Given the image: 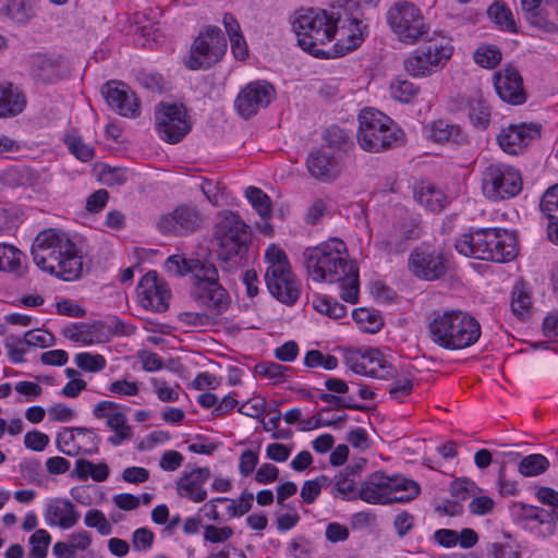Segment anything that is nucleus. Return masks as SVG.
Masks as SVG:
<instances>
[{
	"label": "nucleus",
	"mask_w": 558,
	"mask_h": 558,
	"mask_svg": "<svg viewBox=\"0 0 558 558\" xmlns=\"http://www.w3.org/2000/svg\"><path fill=\"white\" fill-rule=\"evenodd\" d=\"M7 9L9 17L17 23H25L32 13L29 0H10Z\"/></svg>",
	"instance_id": "nucleus-62"
},
{
	"label": "nucleus",
	"mask_w": 558,
	"mask_h": 558,
	"mask_svg": "<svg viewBox=\"0 0 558 558\" xmlns=\"http://www.w3.org/2000/svg\"><path fill=\"white\" fill-rule=\"evenodd\" d=\"M422 43L403 61L404 71L412 77H428L439 72L454 51L450 39L436 33Z\"/></svg>",
	"instance_id": "nucleus-7"
},
{
	"label": "nucleus",
	"mask_w": 558,
	"mask_h": 558,
	"mask_svg": "<svg viewBox=\"0 0 558 558\" xmlns=\"http://www.w3.org/2000/svg\"><path fill=\"white\" fill-rule=\"evenodd\" d=\"M26 106L23 92L11 82L0 83V118L15 117Z\"/></svg>",
	"instance_id": "nucleus-32"
},
{
	"label": "nucleus",
	"mask_w": 558,
	"mask_h": 558,
	"mask_svg": "<svg viewBox=\"0 0 558 558\" xmlns=\"http://www.w3.org/2000/svg\"><path fill=\"white\" fill-rule=\"evenodd\" d=\"M549 0H521V8L525 20L533 27H537L546 33H557L558 25L554 19L549 17Z\"/></svg>",
	"instance_id": "nucleus-30"
},
{
	"label": "nucleus",
	"mask_w": 558,
	"mask_h": 558,
	"mask_svg": "<svg viewBox=\"0 0 558 558\" xmlns=\"http://www.w3.org/2000/svg\"><path fill=\"white\" fill-rule=\"evenodd\" d=\"M76 436H88L92 439L94 448L84 449V453L93 454L98 451V436L85 427L63 428L57 436L58 450L69 457L77 456L81 452V445L76 444Z\"/></svg>",
	"instance_id": "nucleus-28"
},
{
	"label": "nucleus",
	"mask_w": 558,
	"mask_h": 558,
	"mask_svg": "<svg viewBox=\"0 0 558 558\" xmlns=\"http://www.w3.org/2000/svg\"><path fill=\"white\" fill-rule=\"evenodd\" d=\"M26 255L14 245L0 243V271L21 278L27 272Z\"/></svg>",
	"instance_id": "nucleus-34"
},
{
	"label": "nucleus",
	"mask_w": 558,
	"mask_h": 558,
	"mask_svg": "<svg viewBox=\"0 0 558 558\" xmlns=\"http://www.w3.org/2000/svg\"><path fill=\"white\" fill-rule=\"evenodd\" d=\"M538 507L524 502H513L510 507V514L514 523L525 529V522H529L535 514Z\"/></svg>",
	"instance_id": "nucleus-63"
},
{
	"label": "nucleus",
	"mask_w": 558,
	"mask_h": 558,
	"mask_svg": "<svg viewBox=\"0 0 558 558\" xmlns=\"http://www.w3.org/2000/svg\"><path fill=\"white\" fill-rule=\"evenodd\" d=\"M214 234L219 258L230 267H238L248 251L251 234L247 226L238 214L228 211L220 217Z\"/></svg>",
	"instance_id": "nucleus-8"
},
{
	"label": "nucleus",
	"mask_w": 558,
	"mask_h": 558,
	"mask_svg": "<svg viewBox=\"0 0 558 558\" xmlns=\"http://www.w3.org/2000/svg\"><path fill=\"white\" fill-rule=\"evenodd\" d=\"M429 138L438 144L454 143L461 144L465 141L462 129L445 120H437L429 124Z\"/></svg>",
	"instance_id": "nucleus-36"
},
{
	"label": "nucleus",
	"mask_w": 558,
	"mask_h": 558,
	"mask_svg": "<svg viewBox=\"0 0 558 558\" xmlns=\"http://www.w3.org/2000/svg\"><path fill=\"white\" fill-rule=\"evenodd\" d=\"M556 522L558 521L549 510L538 507L531 520L525 522V530L546 538L555 534Z\"/></svg>",
	"instance_id": "nucleus-39"
},
{
	"label": "nucleus",
	"mask_w": 558,
	"mask_h": 558,
	"mask_svg": "<svg viewBox=\"0 0 558 558\" xmlns=\"http://www.w3.org/2000/svg\"><path fill=\"white\" fill-rule=\"evenodd\" d=\"M323 138L326 143V146L324 147L330 151L331 149L347 151L354 145L352 134L338 125L327 128L324 132Z\"/></svg>",
	"instance_id": "nucleus-41"
},
{
	"label": "nucleus",
	"mask_w": 558,
	"mask_h": 558,
	"mask_svg": "<svg viewBox=\"0 0 558 558\" xmlns=\"http://www.w3.org/2000/svg\"><path fill=\"white\" fill-rule=\"evenodd\" d=\"M289 366H284L275 362H262L255 366V373L262 377L272 380L274 384L287 381V372Z\"/></svg>",
	"instance_id": "nucleus-49"
},
{
	"label": "nucleus",
	"mask_w": 558,
	"mask_h": 558,
	"mask_svg": "<svg viewBox=\"0 0 558 558\" xmlns=\"http://www.w3.org/2000/svg\"><path fill=\"white\" fill-rule=\"evenodd\" d=\"M245 196L259 215V217L267 221L270 218L271 201L270 197L259 187L250 186L245 191Z\"/></svg>",
	"instance_id": "nucleus-43"
},
{
	"label": "nucleus",
	"mask_w": 558,
	"mask_h": 558,
	"mask_svg": "<svg viewBox=\"0 0 558 558\" xmlns=\"http://www.w3.org/2000/svg\"><path fill=\"white\" fill-rule=\"evenodd\" d=\"M63 65L46 54H38L33 62V75L45 84L58 82L63 76Z\"/></svg>",
	"instance_id": "nucleus-35"
},
{
	"label": "nucleus",
	"mask_w": 558,
	"mask_h": 558,
	"mask_svg": "<svg viewBox=\"0 0 558 558\" xmlns=\"http://www.w3.org/2000/svg\"><path fill=\"white\" fill-rule=\"evenodd\" d=\"M159 137L169 144L181 142L191 131L186 108L178 104H160L155 112Z\"/></svg>",
	"instance_id": "nucleus-14"
},
{
	"label": "nucleus",
	"mask_w": 558,
	"mask_h": 558,
	"mask_svg": "<svg viewBox=\"0 0 558 558\" xmlns=\"http://www.w3.org/2000/svg\"><path fill=\"white\" fill-rule=\"evenodd\" d=\"M323 402L331 404L335 409H349L357 411H366L368 408L355 402L353 396H338L332 392H322L318 396Z\"/></svg>",
	"instance_id": "nucleus-54"
},
{
	"label": "nucleus",
	"mask_w": 558,
	"mask_h": 558,
	"mask_svg": "<svg viewBox=\"0 0 558 558\" xmlns=\"http://www.w3.org/2000/svg\"><path fill=\"white\" fill-rule=\"evenodd\" d=\"M165 269L174 277H181L190 272L196 280L195 284L219 282L217 268L206 260L187 259L181 255H171L165 263Z\"/></svg>",
	"instance_id": "nucleus-17"
},
{
	"label": "nucleus",
	"mask_w": 558,
	"mask_h": 558,
	"mask_svg": "<svg viewBox=\"0 0 558 558\" xmlns=\"http://www.w3.org/2000/svg\"><path fill=\"white\" fill-rule=\"evenodd\" d=\"M495 241L489 242L488 252L494 255L488 258L495 263H508L517 256V239L513 232L507 229L495 228Z\"/></svg>",
	"instance_id": "nucleus-31"
},
{
	"label": "nucleus",
	"mask_w": 558,
	"mask_h": 558,
	"mask_svg": "<svg viewBox=\"0 0 558 558\" xmlns=\"http://www.w3.org/2000/svg\"><path fill=\"white\" fill-rule=\"evenodd\" d=\"M51 536L46 530H37L29 537L31 549L28 558H46Z\"/></svg>",
	"instance_id": "nucleus-52"
},
{
	"label": "nucleus",
	"mask_w": 558,
	"mask_h": 558,
	"mask_svg": "<svg viewBox=\"0 0 558 558\" xmlns=\"http://www.w3.org/2000/svg\"><path fill=\"white\" fill-rule=\"evenodd\" d=\"M488 16L501 28L517 33L511 10L501 1H495L487 10Z\"/></svg>",
	"instance_id": "nucleus-44"
},
{
	"label": "nucleus",
	"mask_w": 558,
	"mask_h": 558,
	"mask_svg": "<svg viewBox=\"0 0 558 558\" xmlns=\"http://www.w3.org/2000/svg\"><path fill=\"white\" fill-rule=\"evenodd\" d=\"M423 227L414 219L405 220L393 226L375 242V247L387 255H400L404 253L410 243L422 236Z\"/></svg>",
	"instance_id": "nucleus-16"
},
{
	"label": "nucleus",
	"mask_w": 558,
	"mask_h": 558,
	"mask_svg": "<svg viewBox=\"0 0 558 558\" xmlns=\"http://www.w3.org/2000/svg\"><path fill=\"white\" fill-rule=\"evenodd\" d=\"M308 277L316 282L341 283V299L355 304L359 300V270L349 260L345 243L332 238L302 254Z\"/></svg>",
	"instance_id": "nucleus-2"
},
{
	"label": "nucleus",
	"mask_w": 558,
	"mask_h": 558,
	"mask_svg": "<svg viewBox=\"0 0 558 558\" xmlns=\"http://www.w3.org/2000/svg\"><path fill=\"white\" fill-rule=\"evenodd\" d=\"M64 142L70 153L73 154L78 160L87 162L94 158V148L87 145L81 136L68 135Z\"/></svg>",
	"instance_id": "nucleus-55"
},
{
	"label": "nucleus",
	"mask_w": 558,
	"mask_h": 558,
	"mask_svg": "<svg viewBox=\"0 0 558 558\" xmlns=\"http://www.w3.org/2000/svg\"><path fill=\"white\" fill-rule=\"evenodd\" d=\"M137 294L141 305L157 313H163L169 307L170 291L158 280L156 271H148L142 277Z\"/></svg>",
	"instance_id": "nucleus-20"
},
{
	"label": "nucleus",
	"mask_w": 558,
	"mask_h": 558,
	"mask_svg": "<svg viewBox=\"0 0 558 558\" xmlns=\"http://www.w3.org/2000/svg\"><path fill=\"white\" fill-rule=\"evenodd\" d=\"M209 477L210 470L206 466L196 468L185 473L177 482L178 495L195 504L204 501L207 498V492L204 485Z\"/></svg>",
	"instance_id": "nucleus-26"
},
{
	"label": "nucleus",
	"mask_w": 558,
	"mask_h": 558,
	"mask_svg": "<svg viewBox=\"0 0 558 558\" xmlns=\"http://www.w3.org/2000/svg\"><path fill=\"white\" fill-rule=\"evenodd\" d=\"M332 151L325 147L314 149L306 159L310 174L323 182L333 181L339 175V168Z\"/></svg>",
	"instance_id": "nucleus-27"
},
{
	"label": "nucleus",
	"mask_w": 558,
	"mask_h": 558,
	"mask_svg": "<svg viewBox=\"0 0 558 558\" xmlns=\"http://www.w3.org/2000/svg\"><path fill=\"white\" fill-rule=\"evenodd\" d=\"M481 333L476 318L460 310L435 311L427 320V338L444 350L470 348L478 341Z\"/></svg>",
	"instance_id": "nucleus-4"
},
{
	"label": "nucleus",
	"mask_w": 558,
	"mask_h": 558,
	"mask_svg": "<svg viewBox=\"0 0 558 558\" xmlns=\"http://www.w3.org/2000/svg\"><path fill=\"white\" fill-rule=\"evenodd\" d=\"M496 230L495 228H482L476 230V236L470 238L471 241H475L477 246L475 248V258L482 260H488L494 255L488 252L489 242L495 241Z\"/></svg>",
	"instance_id": "nucleus-50"
},
{
	"label": "nucleus",
	"mask_w": 558,
	"mask_h": 558,
	"mask_svg": "<svg viewBox=\"0 0 558 558\" xmlns=\"http://www.w3.org/2000/svg\"><path fill=\"white\" fill-rule=\"evenodd\" d=\"M23 340L27 347L49 348L54 345V336L41 329L28 330L24 333Z\"/></svg>",
	"instance_id": "nucleus-60"
},
{
	"label": "nucleus",
	"mask_w": 558,
	"mask_h": 558,
	"mask_svg": "<svg viewBox=\"0 0 558 558\" xmlns=\"http://www.w3.org/2000/svg\"><path fill=\"white\" fill-rule=\"evenodd\" d=\"M275 87L267 81H254L246 84L234 100V108L243 119H251L275 100Z\"/></svg>",
	"instance_id": "nucleus-15"
},
{
	"label": "nucleus",
	"mask_w": 558,
	"mask_h": 558,
	"mask_svg": "<svg viewBox=\"0 0 558 558\" xmlns=\"http://www.w3.org/2000/svg\"><path fill=\"white\" fill-rule=\"evenodd\" d=\"M265 259L268 263V267L265 274H282V269L290 268V262L286 252L279 246L271 244L268 246L265 253Z\"/></svg>",
	"instance_id": "nucleus-47"
},
{
	"label": "nucleus",
	"mask_w": 558,
	"mask_h": 558,
	"mask_svg": "<svg viewBox=\"0 0 558 558\" xmlns=\"http://www.w3.org/2000/svg\"><path fill=\"white\" fill-rule=\"evenodd\" d=\"M386 21L397 39L414 46L429 36L430 27L418 7L409 1L393 3L386 13Z\"/></svg>",
	"instance_id": "nucleus-9"
},
{
	"label": "nucleus",
	"mask_w": 558,
	"mask_h": 558,
	"mask_svg": "<svg viewBox=\"0 0 558 558\" xmlns=\"http://www.w3.org/2000/svg\"><path fill=\"white\" fill-rule=\"evenodd\" d=\"M402 130L385 113L364 108L359 113L356 140L360 147L369 153H380L403 143Z\"/></svg>",
	"instance_id": "nucleus-6"
},
{
	"label": "nucleus",
	"mask_w": 558,
	"mask_h": 558,
	"mask_svg": "<svg viewBox=\"0 0 558 558\" xmlns=\"http://www.w3.org/2000/svg\"><path fill=\"white\" fill-rule=\"evenodd\" d=\"M31 254L40 270L64 281L77 280L83 275L84 252L63 230L40 231L32 244Z\"/></svg>",
	"instance_id": "nucleus-3"
},
{
	"label": "nucleus",
	"mask_w": 558,
	"mask_h": 558,
	"mask_svg": "<svg viewBox=\"0 0 558 558\" xmlns=\"http://www.w3.org/2000/svg\"><path fill=\"white\" fill-rule=\"evenodd\" d=\"M312 303L315 311L330 318L338 319L347 315V307L327 295H316Z\"/></svg>",
	"instance_id": "nucleus-46"
},
{
	"label": "nucleus",
	"mask_w": 558,
	"mask_h": 558,
	"mask_svg": "<svg viewBox=\"0 0 558 558\" xmlns=\"http://www.w3.org/2000/svg\"><path fill=\"white\" fill-rule=\"evenodd\" d=\"M415 201L432 213H440L448 204V197L441 189L430 182H420L413 190Z\"/></svg>",
	"instance_id": "nucleus-33"
},
{
	"label": "nucleus",
	"mask_w": 558,
	"mask_h": 558,
	"mask_svg": "<svg viewBox=\"0 0 558 558\" xmlns=\"http://www.w3.org/2000/svg\"><path fill=\"white\" fill-rule=\"evenodd\" d=\"M26 344L23 338L14 335H9L4 339V348L7 349L10 361L14 364L25 362L24 354L26 353Z\"/></svg>",
	"instance_id": "nucleus-59"
},
{
	"label": "nucleus",
	"mask_w": 558,
	"mask_h": 558,
	"mask_svg": "<svg viewBox=\"0 0 558 558\" xmlns=\"http://www.w3.org/2000/svg\"><path fill=\"white\" fill-rule=\"evenodd\" d=\"M202 222V216L194 206L180 205L159 219L158 228L165 234L185 235L196 231Z\"/></svg>",
	"instance_id": "nucleus-18"
},
{
	"label": "nucleus",
	"mask_w": 558,
	"mask_h": 558,
	"mask_svg": "<svg viewBox=\"0 0 558 558\" xmlns=\"http://www.w3.org/2000/svg\"><path fill=\"white\" fill-rule=\"evenodd\" d=\"M342 20L341 11L331 4V10L319 8H301L295 11L292 20V31L298 45L316 58L343 56L357 48L364 40L366 26L361 20L352 19L348 31H343L330 50L323 47L335 39L338 24ZM342 25V29H345Z\"/></svg>",
	"instance_id": "nucleus-1"
},
{
	"label": "nucleus",
	"mask_w": 558,
	"mask_h": 558,
	"mask_svg": "<svg viewBox=\"0 0 558 558\" xmlns=\"http://www.w3.org/2000/svg\"><path fill=\"white\" fill-rule=\"evenodd\" d=\"M254 496L252 493L244 492L238 500H229L227 513L230 518L242 517L247 513L253 506Z\"/></svg>",
	"instance_id": "nucleus-61"
},
{
	"label": "nucleus",
	"mask_w": 558,
	"mask_h": 558,
	"mask_svg": "<svg viewBox=\"0 0 558 558\" xmlns=\"http://www.w3.org/2000/svg\"><path fill=\"white\" fill-rule=\"evenodd\" d=\"M550 466L549 460L541 453H531L522 458L518 464V472L525 477L538 476Z\"/></svg>",
	"instance_id": "nucleus-42"
},
{
	"label": "nucleus",
	"mask_w": 558,
	"mask_h": 558,
	"mask_svg": "<svg viewBox=\"0 0 558 558\" xmlns=\"http://www.w3.org/2000/svg\"><path fill=\"white\" fill-rule=\"evenodd\" d=\"M541 136V125L534 123L511 124L497 137L500 148L510 155H517L533 140Z\"/></svg>",
	"instance_id": "nucleus-22"
},
{
	"label": "nucleus",
	"mask_w": 558,
	"mask_h": 558,
	"mask_svg": "<svg viewBox=\"0 0 558 558\" xmlns=\"http://www.w3.org/2000/svg\"><path fill=\"white\" fill-rule=\"evenodd\" d=\"M227 40L218 26H207L194 39L185 66L192 71L207 70L226 54Z\"/></svg>",
	"instance_id": "nucleus-11"
},
{
	"label": "nucleus",
	"mask_w": 558,
	"mask_h": 558,
	"mask_svg": "<svg viewBox=\"0 0 558 558\" xmlns=\"http://www.w3.org/2000/svg\"><path fill=\"white\" fill-rule=\"evenodd\" d=\"M74 360L81 369L92 373H98L107 365V361L101 354H92L89 352L77 353Z\"/></svg>",
	"instance_id": "nucleus-56"
},
{
	"label": "nucleus",
	"mask_w": 558,
	"mask_h": 558,
	"mask_svg": "<svg viewBox=\"0 0 558 558\" xmlns=\"http://www.w3.org/2000/svg\"><path fill=\"white\" fill-rule=\"evenodd\" d=\"M420 485L399 474L391 476L376 471L362 482L357 489L359 499L369 505L408 502L418 496Z\"/></svg>",
	"instance_id": "nucleus-5"
},
{
	"label": "nucleus",
	"mask_w": 558,
	"mask_h": 558,
	"mask_svg": "<svg viewBox=\"0 0 558 558\" xmlns=\"http://www.w3.org/2000/svg\"><path fill=\"white\" fill-rule=\"evenodd\" d=\"M350 369L363 376L389 380L396 375V368L388 363L377 349H371L361 355L351 356L347 361Z\"/></svg>",
	"instance_id": "nucleus-19"
},
{
	"label": "nucleus",
	"mask_w": 558,
	"mask_h": 558,
	"mask_svg": "<svg viewBox=\"0 0 558 558\" xmlns=\"http://www.w3.org/2000/svg\"><path fill=\"white\" fill-rule=\"evenodd\" d=\"M80 519V513L68 499L57 498L52 500L46 510L45 520L50 526H59L62 530L73 527Z\"/></svg>",
	"instance_id": "nucleus-29"
},
{
	"label": "nucleus",
	"mask_w": 558,
	"mask_h": 558,
	"mask_svg": "<svg viewBox=\"0 0 558 558\" xmlns=\"http://www.w3.org/2000/svg\"><path fill=\"white\" fill-rule=\"evenodd\" d=\"M62 335L69 340L84 345L105 343L110 340V330L101 320H95L92 324L72 323L62 329Z\"/></svg>",
	"instance_id": "nucleus-25"
},
{
	"label": "nucleus",
	"mask_w": 558,
	"mask_h": 558,
	"mask_svg": "<svg viewBox=\"0 0 558 558\" xmlns=\"http://www.w3.org/2000/svg\"><path fill=\"white\" fill-rule=\"evenodd\" d=\"M354 466H347L333 477V496H340L344 500H355L359 498L355 489Z\"/></svg>",
	"instance_id": "nucleus-40"
},
{
	"label": "nucleus",
	"mask_w": 558,
	"mask_h": 558,
	"mask_svg": "<svg viewBox=\"0 0 558 558\" xmlns=\"http://www.w3.org/2000/svg\"><path fill=\"white\" fill-rule=\"evenodd\" d=\"M78 481L85 482L92 478L95 482H104L109 476V466L106 462L94 463L87 459H78L71 473Z\"/></svg>",
	"instance_id": "nucleus-38"
},
{
	"label": "nucleus",
	"mask_w": 558,
	"mask_h": 558,
	"mask_svg": "<svg viewBox=\"0 0 558 558\" xmlns=\"http://www.w3.org/2000/svg\"><path fill=\"white\" fill-rule=\"evenodd\" d=\"M532 300L523 283H518L512 292L511 310L519 318H525L530 314Z\"/></svg>",
	"instance_id": "nucleus-48"
},
{
	"label": "nucleus",
	"mask_w": 558,
	"mask_h": 558,
	"mask_svg": "<svg viewBox=\"0 0 558 558\" xmlns=\"http://www.w3.org/2000/svg\"><path fill=\"white\" fill-rule=\"evenodd\" d=\"M84 523L87 527L96 529L100 535H109L112 532V525L102 511L98 509L88 510L84 517Z\"/></svg>",
	"instance_id": "nucleus-57"
},
{
	"label": "nucleus",
	"mask_w": 558,
	"mask_h": 558,
	"mask_svg": "<svg viewBox=\"0 0 558 558\" xmlns=\"http://www.w3.org/2000/svg\"><path fill=\"white\" fill-rule=\"evenodd\" d=\"M107 104L120 116L135 118L140 114V105L135 94L120 81H110L102 87Z\"/></svg>",
	"instance_id": "nucleus-21"
},
{
	"label": "nucleus",
	"mask_w": 558,
	"mask_h": 558,
	"mask_svg": "<svg viewBox=\"0 0 558 558\" xmlns=\"http://www.w3.org/2000/svg\"><path fill=\"white\" fill-rule=\"evenodd\" d=\"M522 185L519 169L507 163H490L482 173L483 194L493 202L517 196L521 192Z\"/></svg>",
	"instance_id": "nucleus-12"
},
{
	"label": "nucleus",
	"mask_w": 558,
	"mask_h": 558,
	"mask_svg": "<svg viewBox=\"0 0 558 558\" xmlns=\"http://www.w3.org/2000/svg\"><path fill=\"white\" fill-rule=\"evenodd\" d=\"M265 282L269 293L279 302L293 305L301 295V282L293 275L291 267L282 269V274H265Z\"/></svg>",
	"instance_id": "nucleus-23"
},
{
	"label": "nucleus",
	"mask_w": 558,
	"mask_h": 558,
	"mask_svg": "<svg viewBox=\"0 0 558 558\" xmlns=\"http://www.w3.org/2000/svg\"><path fill=\"white\" fill-rule=\"evenodd\" d=\"M494 85L499 98L511 105H521L526 100L520 73L513 68L499 71L494 76Z\"/></svg>",
	"instance_id": "nucleus-24"
},
{
	"label": "nucleus",
	"mask_w": 558,
	"mask_h": 558,
	"mask_svg": "<svg viewBox=\"0 0 558 558\" xmlns=\"http://www.w3.org/2000/svg\"><path fill=\"white\" fill-rule=\"evenodd\" d=\"M393 381L390 385L388 390L391 399L402 400L404 397L409 396L413 390V377L410 375L398 376L396 372Z\"/></svg>",
	"instance_id": "nucleus-58"
},
{
	"label": "nucleus",
	"mask_w": 558,
	"mask_h": 558,
	"mask_svg": "<svg viewBox=\"0 0 558 558\" xmlns=\"http://www.w3.org/2000/svg\"><path fill=\"white\" fill-rule=\"evenodd\" d=\"M465 106L472 125L480 130H486L490 121V108L486 99L476 93L466 98Z\"/></svg>",
	"instance_id": "nucleus-37"
},
{
	"label": "nucleus",
	"mask_w": 558,
	"mask_h": 558,
	"mask_svg": "<svg viewBox=\"0 0 558 558\" xmlns=\"http://www.w3.org/2000/svg\"><path fill=\"white\" fill-rule=\"evenodd\" d=\"M304 365L308 368L323 367L332 371L338 366V359L331 354H324L319 350H310L305 354Z\"/></svg>",
	"instance_id": "nucleus-53"
},
{
	"label": "nucleus",
	"mask_w": 558,
	"mask_h": 558,
	"mask_svg": "<svg viewBox=\"0 0 558 558\" xmlns=\"http://www.w3.org/2000/svg\"><path fill=\"white\" fill-rule=\"evenodd\" d=\"M192 296L198 306L208 312H184L180 314L181 320L194 326H205L215 322L219 315L227 311L230 304V296L219 282L195 284Z\"/></svg>",
	"instance_id": "nucleus-10"
},
{
	"label": "nucleus",
	"mask_w": 558,
	"mask_h": 558,
	"mask_svg": "<svg viewBox=\"0 0 558 558\" xmlns=\"http://www.w3.org/2000/svg\"><path fill=\"white\" fill-rule=\"evenodd\" d=\"M418 92L420 87L407 78H395L390 83V96L402 104L411 102Z\"/></svg>",
	"instance_id": "nucleus-45"
},
{
	"label": "nucleus",
	"mask_w": 558,
	"mask_h": 558,
	"mask_svg": "<svg viewBox=\"0 0 558 558\" xmlns=\"http://www.w3.org/2000/svg\"><path fill=\"white\" fill-rule=\"evenodd\" d=\"M409 270L418 279L433 281L444 277L448 269V257L429 243H421L409 256Z\"/></svg>",
	"instance_id": "nucleus-13"
},
{
	"label": "nucleus",
	"mask_w": 558,
	"mask_h": 558,
	"mask_svg": "<svg viewBox=\"0 0 558 558\" xmlns=\"http://www.w3.org/2000/svg\"><path fill=\"white\" fill-rule=\"evenodd\" d=\"M474 62L482 68L493 69L501 60V51L495 45L478 47L474 52Z\"/></svg>",
	"instance_id": "nucleus-51"
},
{
	"label": "nucleus",
	"mask_w": 558,
	"mask_h": 558,
	"mask_svg": "<svg viewBox=\"0 0 558 558\" xmlns=\"http://www.w3.org/2000/svg\"><path fill=\"white\" fill-rule=\"evenodd\" d=\"M487 558H519L515 546L510 543H489L486 546Z\"/></svg>",
	"instance_id": "nucleus-64"
}]
</instances>
